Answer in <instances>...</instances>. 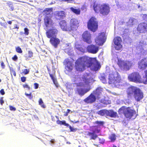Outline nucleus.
<instances>
[{
  "instance_id": "nucleus-1",
  "label": "nucleus",
  "mask_w": 147,
  "mask_h": 147,
  "mask_svg": "<svg viewBox=\"0 0 147 147\" xmlns=\"http://www.w3.org/2000/svg\"><path fill=\"white\" fill-rule=\"evenodd\" d=\"M100 63L95 58L90 57L85 55L80 57L75 62L74 67L75 70L82 72L86 68H91L95 71L98 70L100 68Z\"/></svg>"
},
{
  "instance_id": "nucleus-2",
  "label": "nucleus",
  "mask_w": 147,
  "mask_h": 147,
  "mask_svg": "<svg viewBox=\"0 0 147 147\" xmlns=\"http://www.w3.org/2000/svg\"><path fill=\"white\" fill-rule=\"evenodd\" d=\"M93 7L94 10L96 13H100L103 15H107L110 11L109 5L106 3H94Z\"/></svg>"
},
{
  "instance_id": "nucleus-3",
  "label": "nucleus",
  "mask_w": 147,
  "mask_h": 147,
  "mask_svg": "<svg viewBox=\"0 0 147 147\" xmlns=\"http://www.w3.org/2000/svg\"><path fill=\"white\" fill-rule=\"evenodd\" d=\"M108 83L114 86L117 87L122 81V79L119 73L114 71L110 73L108 76Z\"/></svg>"
},
{
  "instance_id": "nucleus-4",
  "label": "nucleus",
  "mask_w": 147,
  "mask_h": 147,
  "mask_svg": "<svg viewBox=\"0 0 147 147\" xmlns=\"http://www.w3.org/2000/svg\"><path fill=\"white\" fill-rule=\"evenodd\" d=\"M118 112L119 114H123L126 118L129 119H130L136 113V111L131 109V107H125L124 106L119 109Z\"/></svg>"
},
{
  "instance_id": "nucleus-5",
  "label": "nucleus",
  "mask_w": 147,
  "mask_h": 147,
  "mask_svg": "<svg viewBox=\"0 0 147 147\" xmlns=\"http://www.w3.org/2000/svg\"><path fill=\"white\" fill-rule=\"evenodd\" d=\"M98 23L96 19L92 17L88 20L87 23V27L88 29L93 32H95L97 29Z\"/></svg>"
},
{
  "instance_id": "nucleus-6",
  "label": "nucleus",
  "mask_w": 147,
  "mask_h": 147,
  "mask_svg": "<svg viewBox=\"0 0 147 147\" xmlns=\"http://www.w3.org/2000/svg\"><path fill=\"white\" fill-rule=\"evenodd\" d=\"M117 63L121 69L126 71L129 70L132 65L130 61H124L120 59H118Z\"/></svg>"
},
{
  "instance_id": "nucleus-7",
  "label": "nucleus",
  "mask_w": 147,
  "mask_h": 147,
  "mask_svg": "<svg viewBox=\"0 0 147 147\" xmlns=\"http://www.w3.org/2000/svg\"><path fill=\"white\" fill-rule=\"evenodd\" d=\"M91 128L92 130L90 131H92V132H88L87 135L88 136L90 139L91 140H95L98 137L96 133L98 134L100 131V129H97V127L96 125L92 126Z\"/></svg>"
},
{
  "instance_id": "nucleus-8",
  "label": "nucleus",
  "mask_w": 147,
  "mask_h": 147,
  "mask_svg": "<svg viewBox=\"0 0 147 147\" xmlns=\"http://www.w3.org/2000/svg\"><path fill=\"white\" fill-rule=\"evenodd\" d=\"M128 80L131 82L136 83L141 82V76L137 72H133L129 74L128 77Z\"/></svg>"
},
{
  "instance_id": "nucleus-9",
  "label": "nucleus",
  "mask_w": 147,
  "mask_h": 147,
  "mask_svg": "<svg viewBox=\"0 0 147 147\" xmlns=\"http://www.w3.org/2000/svg\"><path fill=\"white\" fill-rule=\"evenodd\" d=\"M79 26V22L76 18L71 19L70 21L69 29L70 32L76 30Z\"/></svg>"
},
{
  "instance_id": "nucleus-10",
  "label": "nucleus",
  "mask_w": 147,
  "mask_h": 147,
  "mask_svg": "<svg viewBox=\"0 0 147 147\" xmlns=\"http://www.w3.org/2000/svg\"><path fill=\"white\" fill-rule=\"evenodd\" d=\"M63 63L65 66V72H70L73 70L74 64L69 59H65Z\"/></svg>"
},
{
  "instance_id": "nucleus-11",
  "label": "nucleus",
  "mask_w": 147,
  "mask_h": 147,
  "mask_svg": "<svg viewBox=\"0 0 147 147\" xmlns=\"http://www.w3.org/2000/svg\"><path fill=\"white\" fill-rule=\"evenodd\" d=\"M90 78H88L87 75H83L82 78L81 82L76 84L77 87H84L85 85H88L90 83Z\"/></svg>"
},
{
  "instance_id": "nucleus-12",
  "label": "nucleus",
  "mask_w": 147,
  "mask_h": 147,
  "mask_svg": "<svg viewBox=\"0 0 147 147\" xmlns=\"http://www.w3.org/2000/svg\"><path fill=\"white\" fill-rule=\"evenodd\" d=\"M105 41V34L103 32L99 33L95 40L96 43L99 46H102Z\"/></svg>"
},
{
  "instance_id": "nucleus-13",
  "label": "nucleus",
  "mask_w": 147,
  "mask_h": 147,
  "mask_svg": "<svg viewBox=\"0 0 147 147\" xmlns=\"http://www.w3.org/2000/svg\"><path fill=\"white\" fill-rule=\"evenodd\" d=\"M91 36V34L88 31H85L82 35L83 41L88 44H90L92 42Z\"/></svg>"
},
{
  "instance_id": "nucleus-14",
  "label": "nucleus",
  "mask_w": 147,
  "mask_h": 147,
  "mask_svg": "<svg viewBox=\"0 0 147 147\" xmlns=\"http://www.w3.org/2000/svg\"><path fill=\"white\" fill-rule=\"evenodd\" d=\"M86 48L87 52L93 54H96L99 50V47L93 44L88 45Z\"/></svg>"
},
{
  "instance_id": "nucleus-15",
  "label": "nucleus",
  "mask_w": 147,
  "mask_h": 147,
  "mask_svg": "<svg viewBox=\"0 0 147 147\" xmlns=\"http://www.w3.org/2000/svg\"><path fill=\"white\" fill-rule=\"evenodd\" d=\"M122 39L119 36L115 37L113 39V41L115 45V48L116 50H119L122 47V45L121 44L122 42Z\"/></svg>"
},
{
  "instance_id": "nucleus-16",
  "label": "nucleus",
  "mask_w": 147,
  "mask_h": 147,
  "mask_svg": "<svg viewBox=\"0 0 147 147\" xmlns=\"http://www.w3.org/2000/svg\"><path fill=\"white\" fill-rule=\"evenodd\" d=\"M137 30L140 33H145L147 32V22H142L139 24Z\"/></svg>"
},
{
  "instance_id": "nucleus-17",
  "label": "nucleus",
  "mask_w": 147,
  "mask_h": 147,
  "mask_svg": "<svg viewBox=\"0 0 147 147\" xmlns=\"http://www.w3.org/2000/svg\"><path fill=\"white\" fill-rule=\"evenodd\" d=\"M138 68L141 70H144L147 68V57L143 58L138 63Z\"/></svg>"
},
{
  "instance_id": "nucleus-18",
  "label": "nucleus",
  "mask_w": 147,
  "mask_h": 147,
  "mask_svg": "<svg viewBox=\"0 0 147 147\" xmlns=\"http://www.w3.org/2000/svg\"><path fill=\"white\" fill-rule=\"evenodd\" d=\"M134 96L136 100L139 102L143 98L144 94L142 90L138 88L134 94Z\"/></svg>"
},
{
  "instance_id": "nucleus-19",
  "label": "nucleus",
  "mask_w": 147,
  "mask_h": 147,
  "mask_svg": "<svg viewBox=\"0 0 147 147\" xmlns=\"http://www.w3.org/2000/svg\"><path fill=\"white\" fill-rule=\"evenodd\" d=\"M58 30L55 28L49 29L46 32L47 36L48 38L55 37L58 33Z\"/></svg>"
},
{
  "instance_id": "nucleus-20",
  "label": "nucleus",
  "mask_w": 147,
  "mask_h": 147,
  "mask_svg": "<svg viewBox=\"0 0 147 147\" xmlns=\"http://www.w3.org/2000/svg\"><path fill=\"white\" fill-rule=\"evenodd\" d=\"M54 15L56 20H60L64 19L66 17V13L64 11H55Z\"/></svg>"
},
{
  "instance_id": "nucleus-21",
  "label": "nucleus",
  "mask_w": 147,
  "mask_h": 147,
  "mask_svg": "<svg viewBox=\"0 0 147 147\" xmlns=\"http://www.w3.org/2000/svg\"><path fill=\"white\" fill-rule=\"evenodd\" d=\"M61 28L63 31L70 32L69 27L67 21L65 20H62L59 23Z\"/></svg>"
},
{
  "instance_id": "nucleus-22",
  "label": "nucleus",
  "mask_w": 147,
  "mask_h": 147,
  "mask_svg": "<svg viewBox=\"0 0 147 147\" xmlns=\"http://www.w3.org/2000/svg\"><path fill=\"white\" fill-rule=\"evenodd\" d=\"M96 98L93 93H91L87 97L84 99V101L86 103L91 104L95 102Z\"/></svg>"
},
{
  "instance_id": "nucleus-23",
  "label": "nucleus",
  "mask_w": 147,
  "mask_h": 147,
  "mask_svg": "<svg viewBox=\"0 0 147 147\" xmlns=\"http://www.w3.org/2000/svg\"><path fill=\"white\" fill-rule=\"evenodd\" d=\"M51 16L45 17L44 18V24L46 27H49L53 24V22Z\"/></svg>"
},
{
  "instance_id": "nucleus-24",
  "label": "nucleus",
  "mask_w": 147,
  "mask_h": 147,
  "mask_svg": "<svg viewBox=\"0 0 147 147\" xmlns=\"http://www.w3.org/2000/svg\"><path fill=\"white\" fill-rule=\"evenodd\" d=\"M138 88L134 86H131L129 87L127 90V97L128 98H131L133 93L135 92L136 90Z\"/></svg>"
},
{
  "instance_id": "nucleus-25",
  "label": "nucleus",
  "mask_w": 147,
  "mask_h": 147,
  "mask_svg": "<svg viewBox=\"0 0 147 147\" xmlns=\"http://www.w3.org/2000/svg\"><path fill=\"white\" fill-rule=\"evenodd\" d=\"M50 42L55 48H57L60 44V41L59 39L55 37H51V38H50Z\"/></svg>"
},
{
  "instance_id": "nucleus-26",
  "label": "nucleus",
  "mask_w": 147,
  "mask_h": 147,
  "mask_svg": "<svg viewBox=\"0 0 147 147\" xmlns=\"http://www.w3.org/2000/svg\"><path fill=\"white\" fill-rule=\"evenodd\" d=\"M91 89L90 86L87 87L86 89H84L82 88H77L76 91L78 94L81 96H83L85 94L89 91Z\"/></svg>"
},
{
  "instance_id": "nucleus-27",
  "label": "nucleus",
  "mask_w": 147,
  "mask_h": 147,
  "mask_svg": "<svg viewBox=\"0 0 147 147\" xmlns=\"http://www.w3.org/2000/svg\"><path fill=\"white\" fill-rule=\"evenodd\" d=\"M102 91V88L100 87H99L93 90L92 93L94 94V95L96 96V98L98 99L100 98V96L101 94Z\"/></svg>"
},
{
  "instance_id": "nucleus-28",
  "label": "nucleus",
  "mask_w": 147,
  "mask_h": 147,
  "mask_svg": "<svg viewBox=\"0 0 147 147\" xmlns=\"http://www.w3.org/2000/svg\"><path fill=\"white\" fill-rule=\"evenodd\" d=\"M53 9L52 7L46 8L43 11V14L45 17L50 16L52 17V12L53 11Z\"/></svg>"
},
{
  "instance_id": "nucleus-29",
  "label": "nucleus",
  "mask_w": 147,
  "mask_h": 147,
  "mask_svg": "<svg viewBox=\"0 0 147 147\" xmlns=\"http://www.w3.org/2000/svg\"><path fill=\"white\" fill-rule=\"evenodd\" d=\"M117 115V112L114 111L112 110H107L106 116L115 118L116 117Z\"/></svg>"
},
{
  "instance_id": "nucleus-30",
  "label": "nucleus",
  "mask_w": 147,
  "mask_h": 147,
  "mask_svg": "<svg viewBox=\"0 0 147 147\" xmlns=\"http://www.w3.org/2000/svg\"><path fill=\"white\" fill-rule=\"evenodd\" d=\"M75 48L78 50L83 52L85 53L87 52L86 48L84 46H82L80 45H76Z\"/></svg>"
},
{
  "instance_id": "nucleus-31",
  "label": "nucleus",
  "mask_w": 147,
  "mask_h": 147,
  "mask_svg": "<svg viewBox=\"0 0 147 147\" xmlns=\"http://www.w3.org/2000/svg\"><path fill=\"white\" fill-rule=\"evenodd\" d=\"M71 10L74 13L77 15H80V8L76 9L73 7L70 8Z\"/></svg>"
},
{
  "instance_id": "nucleus-32",
  "label": "nucleus",
  "mask_w": 147,
  "mask_h": 147,
  "mask_svg": "<svg viewBox=\"0 0 147 147\" xmlns=\"http://www.w3.org/2000/svg\"><path fill=\"white\" fill-rule=\"evenodd\" d=\"M145 76L143 77L142 79L141 78V83H143L144 84H147V70L144 71Z\"/></svg>"
},
{
  "instance_id": "nucleus-33",
  "label": "nucleus",
  "mask_w": 147,
  "mask_h": 147,
  "mask_svg": "<svg viewBox=\"0 0 147 147\" xmlns=\"http://www.w3.org/2000/svg\"><path fill=\"white\" fill-rule=\"evenodd\" d=\"M49 75L51 79L53 82L54 84L55 85V86L57 87H58V84L56 79L54 78L53 75L50 73H49Z\"/></svg>"
},
{
  "instance_id": "nucleus-34",
  "label": "nucleus",
  "mask_w": 147,
  "mask_h": 147,
  "mask_svg": "<svg viewBox=\"0 0 147 147\" xmlns=\"http://www.w3.org/2000/svg\"><path fill=\"white\" fill-rule=\"evenodd\" d=\"M107 112V110L102 109L97 112L96 113L101 116H103L105 115L106 116Z\"/></svg>"
},
{
  "instance_id": "nucleus-35",
  "label": "nucleus",
  "mask_w": 147,
  "mask_h": 147,
  "mask_svg": "<svg viewBox=\"0 0 147 147\" xmlns=\"http://www.w3.org/2000/svg\"><path fill=\"white\" fill-rule=\"evenodd\" d=\"M109 139L111 142H114L116 139V136L115 134H111L109 136Z\"/></svg>"
},
{
  "instance_id": "nucleus-36",
  "label": "nucleus",
  "mask_w": 147,
  "mask_h": 147,
  "mask_svg": "<svg viewBox=\"0 0 147 147\" xmlns=\"http://www.w3.org/2000/svg\"><path fill=\"white\" fill-rule=\"evenodd\" d=\"M57 123L58 124L63 125L67 127H68L69 126V124L68 123H66L65 121V120L61 121L60 120H58L57 121Z\"/></svg>"
},
{
  "instance_id": "nucleus-37",
  "label": "nucleus",
  "mask_w": 147,
  "mask_h": 147,
  "mask_svg": "<svg viewBox=\"0 0 147 147\" xmlns=\"http://www.w3.org/2000/svg\"><path fill=\"white\" fill-rule=\"evenodd\" d=\"M94 124H97L98 125L96 126L97 127V129L100 126H103L104 124V122L102 121H96L94 123Z\"/></svg>"
},
{
  "instance_id": "nucleus-38",
  "label": "nucleus",
  "mask_w": 147,
  "mask_h": 147,
  "mask_svg": "<svg viewBox=\"0 0 147 147\" xmlns=\"http://www.w3.org/2000/svg\"><path fill=\"white\" fill-rule=\"evenodd\" d=\"M7 5L8 7L10 8V10L13 11L14 9V7L13 5V3L11 1H8L7 3Z\"/></svg>"
},
{
  "instance_id": "nucleus-39",
  "label": "nucleus",
  "mask_w": 147,
  "mask_h": 147,
  "mask_svg": "<svg viewBox=\"0 0 147 147\" xmlns=\"http://www.w3.org/2000/svg\"><path fill=\"white\" fill-rule=\"evenodd\" d=\"M139 47L140 48H142L143 49H144L146 48V42L143 41L142 42H139Z\"/></svg>"
},
{
  "instance_id": "nucleus-40",
  "label": "nucleus",
  "mask_w": 147,
  "mask_h": 147,
  "mask_svg": "<svg viewBox=\"0 0 147 147\" xmlns=\"http://www.w3.org/2000/svg\"><path fill=\"white\" fill-rule=\"evenodd\" d=\"M28 56H25L26 59L28 60L30 58L32 57L33 56V53L31 51H28Z\"/></svg>"
},
{
  "instance_id": "nucleus-41",
  "label": "nucleus",
  "mask_w": 147,
  "mask_h": 147,
  "mask_svg": "<svg viewBox=\"0 0 147 147\" xmlns=\"http://www.w3.org/2000/svg\"><path fill=\"white\" fill-rule=\"evenodd\" d=\"M39 104L40 105L41 107L43 108H45L46 106L44 105L42 99L40 98L38 101Z\"/></svg>"
},
{
  "instance_id": "nucleus-42",
  "label": "nucleus",
  "mask_w": 147,
  "mask_h": 147,
  "mask_svg": "<svg viewBox=\"0 0 147 147\" xmlns=\"http://www.w3.org/2000/svg\"><path fill=\"white\" fill-rule=\"evenodd\" d=\"M100 79L103 83H107V80L105 76H101L100 77Z\"/></svg>"
},
{
  "instance_id": "nucleus-43",
  "label": "nucleus",
  "mask_w": 147,
  "mask_h": 147,
  "mask_svg": "<svg viewBox=\"0 0 147 147\" xmlns=\"http://www.w3.org/2000/svg\"><path fill=\"white\" fill-rule=\"evenodd\" d=\"M25 95L28 97V98L30 99H32L33 98V96L32 94V92H30L29 94H28L26 92L25 93Z\"/></svg>"
},
{
  "instance_id": "nucleus-44",
  "label": "nucleus",
  "mask_w": 147,
  "mask_h": 147,
  "mask_svg": "<svg viewBox=\"0 0 147 147\" xmlns=\"http://www.w3.org/2000/svg\"><path fill=\"white\" fill-rule=\"evenodd\" d=\"M16 50L17 53H21L22 52L21 49L19 47H16Z\"/></svg>"
},
{
  "instance_id": "nucleus-45",
  "label": "nucleus",
  "mask_w": 147,
  "mask_h": 147,
  "mask_svg": "<svg viewBox=\"0 0 147 147\" xmlns=\"http://www.w3.org/2000/svg\"><path fill=\"white\" fill-rule=\"evenodd\" d=\"M68 127H69L70 129V132H75L77 130V128H73V127H72L70 125H69Z\"/></svg>"
},
{
  "instance_id": "nucleus-46",
  "label": "nucleus",
  "mask_w": 147,
  "mask_h": 147,
  "mask_svg": "<svg viewBox=\"0 0 147 147\" xmlns=\"http://www.w3.org/2000/svg\"><path fill=\"white\" fill-rule=\"evenodd\" d=\"M99 143L103 144L105 143V140L102 138H99Z\"/></svg>"
},
{
  "instance_id": "nucleus-47",
  "label": "nucleus",
  "mask_w": 147,
  "mask_h": 147,
  "mask_svg": "<svg viewBox=\"0 0 147 147\" xmlns=\"http://www.w3.org/2000/svg\"><path fill=\"white\" fill-rule=\"evenodd\" d=\"M143 20L144 21H147V15L144 14L142 16Z\"/></svg>"
},
{
  "instance_id": "nucleus-48",
  "label": "nucleus",
  "mask_w": 147,
  "mask_h": 147,
  "mask_svg": "<svg viewBox=\"0 0 147 147\" xmlns=\"http://www.w3.org/2000/svg\"><path fill=\"white\" fill-rule=\"evenodd\" d=\"M10 72L11 74V75H13L14 76H16V72L14 71V69H11L10 70Z\"/></svg>"
},
{
  "instance_id": "nucleus-49",
  "label": "nucleus",
  "mask_w": 147,
  "mask_h": 147,
  "mask_svg": "<svg viewBox=\"0 0 147 147\" xmlns=\"http://www.w3.org/2000/svg\"><path fill=\"white\" fill-rule=\"evenodd\" d=\"M29 72V70L28 69H24V71L22 73H23L24 74H28Z\"/></svg>"
},
{
  "instance_id": "nucleus-50",
  "label": "nucleus",
  "mask_w": 147,
  "mask_h": 147,
  "mask_svg": "<svg viewBox=\"0 0 147 147\" xmlns=\"http://www.w3.org/2000/svg\"><path fill=\"white\" fill-rule=\"evenodd\" d=\"M23 87L24 88H27L28 90H30V87L26 84H23Z\"/></svg>"
},
{
  "instance_id": "nucleus-51",
  "label": "nucleus",
  "mask_w": 147,
  "mask_h": 147,
  "mask_svg": "<svg viewBox=\"0 0 147 147\" xmlns=\"http://www.w3.org/2000/svg\"><path fill=\"white\" fill-rule=\"evenodd\" d=\"M24 34L26 35H28L29 34L28 29L27 28H24Z\"/></svg>"
},
{
  "instance_id": "nucleus-52",
  "label": "nucleus",
  "mask_w": 147,
  "mask_h": 147,
  "mask_svg": "<svg viewBox=\"0 0 147 147\" xmlns=\"http://www.w3.org/2000/svg\"><path fill=\"white\" fill-rule=\"evenodd\" d=\"M9 109L11 111H15L16 110V109L14 107L12 106H9Z\"/></svg>"
},
{
  "instance_id": "nucleus-53",
  "label": "nucleus",
  "mask_w": 147,
  "mask_h": 147,
  "mask_svg": "<svg viewBox=\"0 0 147 147\" xmlns=\"http://www.w3.org/2000/svg\"><path fill=\"white\" fill-rule=\"evenodd\" d=\"M26 80V78L24 76H22L21 77V80L22 82H24Z\"/></svg>"
},
{
  "instance_id": "nucleus-54",
  "label": "nucleus",
  "mask_w": 147,
  "mask_h": 147,
  "mask_svg": "<svg viewBox=\"0 0 147 147\" xmlns=\"http://www.w3.org/2000/svg\"><path fill=\"white\" fill-rule=\"evenodd\" d=\"M12 59L13 60L16 61L18 59V57L16 55H15L12 57Z\"/></svg>"
},
{
  "instance_id": "nucleus-55",
  "label": "nucleus",
  "mask_w": 147,
  "mask_h": 147,
  "mask_svg": "<svg viewBox=\"0 0 147 147\" xmlns=\"http://www.w3.org/2000/svg\"><path fill=\"white\" fill-rule=\"evenodd\" d=\"M34 88L35 89H37L38 88L39 85L38 83H34Z\"/></svg>"
},
{
  "instance_id": "nucleus-56",
  "label": "nucleus",
  "mask_w": 147,
  "mask_h": 147,
  "mask_svg": "<svg viewBox=\"0 0 147 147\" xmlns=\"http://www.w3.org/2000/svg\"><path fill=\"white\" fill-rule=\"evenodd\" d=\"M4 103V101L3 100V97H1L0 98V103L1 105H2Z\"/></svg>"
},
{
  "instance_id": "nucleus-57",
  "label": "nucleus",
  "mask_w": 147,
  "mask_h": 147,
  "mask_svg": "<svg viewBox=\"0 0 147 147\" xmlns=\"http://www.w3.org/2000/svg\"><path fill=\"white\" fill-rule=\"evenodd\" d=\"M1 68L3 69H4L5 68V65L3 62H2L1 63Z\"/></svg>"
},
{
  "instance_id": "nucleus-58",
  "label": "nucleus",
  "mask_w": 147,
  "mask_h": 147,
  "mask_svg": "<svg viewBox=\"0 0 147 147\" xmlns=\"http://www.w3.org/2000/svg\"><path fill=\"white\" fill-rule=\"evenodd\" d=\"M19 26H18V25L17 24H15L13 28V29H17V31H18V29H19Z\"/></svg>"
},
{
  "instance_id": "nucleus-59",
  "label": "nucleus",
  "mask_w": 147,
  "mask_h": 147,
  "mask_svg": "<svg viewBox=\"0 0 147 147\" xmlns=\"http://www.w3.org/2000/svg\"><path fill=\"white\" fill-rule=\"evenodd\" d=\"M0 93L2 95H3L5 94V92L4 91V89H1L0 91Z\"/></svg>"
},
{
  "instance_id": "nucleus-60",
  "label": "nucleus",
  "mask_w": 147,
  "mask_h": 147,
  "mask_svg": "<svg viewBox=\"0 0 147 147\" xmlns=\"http://www.w3.org/2000/svg\"><path fill=\"white\" fill-rule=\"evenodd\" d=\"M134 21V19L133 18H131L129 20V22L132 23Z\"/></svg>"
},
{
  "instance_id": "nucleus-61",
  "label": "nucleus",
  "mask_w": 147,
  "mask_h": 147,
  "mask_svg": "<svg viewBox=\"0 0 147 147\" xmlns=\"http://www.w3.org/2000/svg\"><path fill=\"white\" fill-rule=\"evenodd\" d=\"M63 1L67 2L68 3H71L72 1V0H62Z\"/></svg>"
},
{
  "instance_id": "nucleus-62",
  "label": "nucleus",
  "mask_w": 147,
  "mask_h": 147,
  "mask_svg": "<svg viewBox=\"0 0 147 147\" xmlns=\"http://www.w3.org/2000/svg\"><path fill=\"white\" fill-rule=\"evenodd\" d=\"M13 21V20L11 21H9L7 22V23L10 25H11L12 24V21Z\"/></svg>"
},
{
  "instance_id": "nucleus-63",
  "label": "nucleus",
  "mask_w": 147,
  "mask_h": 147,
  "mask_svg": "<svg viewBox=\"0 0 147 147\" xmlns=\"http://www.w3.org/2000/svg\"><path fill=\"white\" fill-rule=\"evenodd\" d=\"M71 122H72L73 123H76L78 122H79V121H71Z\"/></svg>"
},
{
  "instance_id": "nucleus-64",
  "label": "nucleus",
  "mask_w": 147,
  "mask_h": 147,
  "mask_svg": "<svg viewBox=\"0 0 147 147\" xmlns=\"http://www.w3.org/2000/svg\"><path fill=\"white\" fill-rule=\"evenodd\" d=\"M70 111V109H67V111H66V112H67V113L68 114V113H69Z\"/></svg>"
}]
</instances>
